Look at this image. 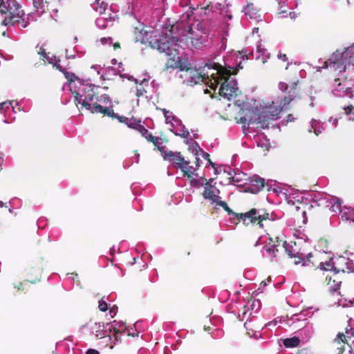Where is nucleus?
<instances>
[{
    "label": "nucleus",
    "instance_id": "obj_2",
    "mask_svg": "<svg viewBox=\"0 0 354 354\" xmlns=\"http://www.w3.org/2000/svg\"><path fill=\"white\" fill-rule=\"evenodd\" d=\"M0 13L4 16L1 21V24L4 26H17L22 29L28 26V21L34 20L32 13L28 14V20H25L24 13L20 10V5L16 0H0Z\"/></svg>",
    "mask_w": 354,
    "mask_h": 354
},
{
    "label": "nucleus",
    "instance_id": "obj_19",
    "mask_svg": "<svg viewBox=\"0 0 354 354\" xmlns=\"http://www.w3.org/2000/svg\"><path fill=\"white\" fill-rule=\"evenodd\" d=\"M302 341L308 342L313 336V328L311 324H306L297 331Z\"/></svg>",
    "mask_w": 354,
    "mask_h": 354
},
{
    "label": "nucleus",
    "instance_id": "obj_50",
    "mask_svg": "<svg viewBox=\"0 0 354 354\" xmlns=\"http://www.w3.org/2000/svg\"><path fill=\"white\" fill-rule=\"evenodd\" d=\"M250 116H254L252 112V109L251 110H248V113H246L244 116L241 117L239 122L243 124H245L248 122V118Z\"/></svg>",
    "mask_w": 354,
    "mask_h": 354
},
{
    "label": "nucleus",
    "instance_id": "obj_33",
    "mask_svg": "<svg viewBox=\"0 0 354 354\" xmlns=\"http://www.w3.org/2000/svg\"><path fill=\"white\" fill-rule=\"evenodd\" d=\"M86 110L90 111L93 113H103L104 107H103L102 105L94 103L91 104L90 102V107L88 106H84V107Z\"/></svg>",
    "mask_w": 354,
    "mask_h": 354
},
{
    "label": "nucleus",
    "instance_id": "obj_60",
    "mask_svg": "<svg viewBox=\"0 0 354 354\" xmlns=\"http://www.w3.org/2000/svg\"><path fill=\"white\" fill-rule=\"evenodd\" d=\"M47 225V219L44 217H41L37 221V226L40 229H43Z\"/></svg>",
    "mask_w": 354,
    "mask_h": 354
},
{
    "label": "nucleus",
    "instance_id": "obj_29",
    "mask_svg": "<svg viewBox=\"0 0 354 354\" xmlns=\"http://www.w3.org/2000/svg\"><path fill=\"white\" fill-rule=\"evenodd\" d=\"M311 129H313L315 134L318 136L319 133L322 132L324 128L321 125L320 122L319 120L312 119L310 121V129H309L310 132H311Z\"/></svg>",
    "mask_w": 354,
    "mask_h": 354
},
{
    "label": "nucleus",
    "instance_id": "obj_47",
    "mask_svg": "<svg viewBox=\"0 0 354 354\" xmlns=\"http://www.w3.org/2000/svg\"><path fill=\"white\" fill-rule=\"evenodd\" d=\"M343 109L344 110L346 115H351L349 120H354V106L348 105L344 106Z\"/></svg>",
    "mask_w": 354,
    "mask_h": 354
},
{
    "label": "nucleus",
    "instance_id": "obj_51",
    "mask_svg": "<svg viewBox=\"0 0 354 354\" xmlns=\"http://www.w3.org/2000/svg\"><path fill=\"white\" fill-rule=\"evenodd\" d=\"M344 261H346L345 264L346 266V269L348 270V272H353L354 273V262L353 260L349 259H346L345 258H342Z\"/></svg>",
    "mask_w": 354,
    "mask_h": 354
},
{
    "label": "nucleus",
    "instance_id": "obj_18",
    "mask_svg": "<svg viewBox=\"0 0 354 354\" xmlns=\"http://www.w3.org/2000/svg\"><path fill=\"white\" fill-rule=\"evenodd\" d=\"M329 201H332V203H328L326 206L329 207L333 212H338L342 216V212L344 211V206L342 205V199L337 197H331Z\"/></svg>",
    "mask_w": 354,
    "mask_h": 354
},
{
    "label": "nucleus",
    "instance_id": "obj_3",
    "mask_svg": "<svg viewBox=\"0 0 354 354\" xmlns=\"http://www.w3.org/2000/svg\"><path fill=\"white\" fill-rule=\"evenodd\" d=\"M350 66L354 68V43L342 52L337 50L325 62L322 68H330L334 71H338L339 74H341Z\"/></svg>",
    "mask_w": 354,
    "mask_h": 354
},
{
    "label": "nucleus",
    "instance_id": "obj_11",
    "mask_svg": "<svg viewBox=\"0 0 354 354\" xmlns=\"http://www.w3.org/2000/svg\"><path fill=\"white\" fill-rule=\"evenodd\" d=\"M237 90V80L233 79L230 82H223L220 86L218 93L220 95L230 100L232 93H235Z\"/></svg>",
    "mask_w": 354,
    "mask_h": 354
},
{
    "label": "nucleus",
    "instance_id": "obj_27",
    "mask_svg": "<svg viewBox=\"0 0 354 354\" xmlns=\"http://www.w3.org/2000/svg\"><path fill=\"white\" fill-rule=\"evenodd\" d=\"M312 193H314V190H303L301 192L302 196H301V203H304L306 205L308 204L310 202H314V198L312 197L313 194Z\"/></svg>",
    "mask_w": 354,
    "mask_h": 354
},
{
    "label": "nucleus",
    "instance_id": "obj_23",
    "mask_svg": "<svg viewBox=\"0 0 354 354\" xmlns=\"http://www.w3.org/2000/svg\"><path fill=\"white\" fill-rule=\"evenodd\" d=\"M300 339L299 337L294 336L292 337L286 338L283 340V344L286 348H294L299 346Z\"/></svg>",
    "mask_w": 354,
    "mask_h": 354
},
{
    "label": "nucleus",
    "instance_id": "obj_48",
    "mask_svg": "<svg viewBox=\"0 0 354 354\" xmlns=\"http://www.w3.org/2000/svg\"><path fill=\"white\" fill-rule=\"evenodd\" d=\"M257 53H260L263 57H265L266 58H269V54L267 53V50L263 48L261 45V43L260 41H258L257 44Z\"/></svg>",
    "mask_w": 354,
    "mask_h": 354
},
{
    "label": "nucleus",
    "instance_id": "obj_35",
    "mask_svg": "<svg viewBox=\"0 0 354 354\" xmlns=\"http://www.w3.org/2000/svg\"><path fill=\"white\" fill-rule=\"evenodd\" d=\"M225 66L229 68L228 72L232 73L233 75H236L239 69L242 68L241 62H240L239 64H236V66L231 65L227 61L224 59Z\"/></svg>",
    "mask_w": 354,
    "mask_h": 354
},
{
    "label": "nucleus",
    "instance_id": "obj_53",
    "mask_svg": "<svg viewBox=\"0 0 354 354\" xmlns=\"http://www.w3.org/2000/svg\"><path fill=\"white\" fill-rule=\"evenodd\" d=\"M189 168V167H187V169H185L184 171H186V173H183V175L185 176H187L189 178H192L193 176H196V177H198V174L196 173V169H194L193 171L192 170H188V169Z\"/></svg>",
    "mask_w": 354,
    "mask_h": 354
},
{
    "label": "nucleus",
    "instance_id": "obj_22",
    "mask_svg": "<svg viewBox=\"0 0 354 354\" xmlns=\"http://www.w3.org/2000/svg\"><path fill=\"white\" fill-rule=\"evenodd\" d=\"M242 11L244 12L245 15L249 16L251 19H256L257 17V9L252 3H249L246 6L243 7Z\"/></svg>",
    "mask_w": 354,
    "mask_h": 354
},
{
    "label": "nucleus",
    "instance_id": "obj_24",
    "mask_svg": "<svg viewBox=\"0 0 354 354\" xmlns=\"http://www.w3.org/2000/svg\"><path fill=\"white\" fill-rule=\"evenodd\" d=\"M342 219L354 223V207L344 206V211L342 214Z\"/></svg>",
    "mask_w": 354,
    "mask_h": 354
},
{
    "label": "nucleus",
    "instance_id": "obj_63",
    "mask_svg": "<svg viewBox=\"0 0 354 354\" xmlns=\"http://www.w3.org/2000/svg\"><path fill=\"white\" fill-rule=\"evenodd\" d=\"M109 10L111 12L109 14L118 15V12H119V7L118 5L112 3L110 5Z\"/></svg>",
    "mask_w": 354,
    "mask_h": 354
},
{
    "label": "nucleus",
    "instance_id": "obj_37",
    "mask_svg": "<svg viewBox=\"0 0 354 354\" xmlns=\"http://www.w3.org/2000/svg\"><path fill=\"white\" fill-rule=\"evenodd\" d=\"M188 150L192 152L195 156H198V153L201 151V148L200 147L198 143L196 141H194L190 143L189 146Z\"/></svg>",
    "mask_w": 354,
    "mask_h": 354
},
{
    "label": "nucleus",
    "instance_id": "obj_41",
    "mask_svg": "<svg viewBox=\"0 0 354 354\" xmlns=\"http://www.w3.org/2000/svg\"><path fill=\"white\" fill-rule=\"evenodd\" d=\"M216 194L214 193L213 191H212L209 188L205 187V190L203 194V198L205 199H209L212 202L214 201V198Z\"/></svg>",
    "mask_w": 354,
    "mask_h": 354
},
{
    "label": "nucleus",
    "instance_id": "obj_5",
    "mask_svg": "<svg viewBox=\"0 0 354 354\" xmlns=\"http://www.w3.org/2000/svg\"><path fill=\"white\" fill-rule=\"evenodd\" d=\"M252 112L254 116H250L248 118V122L243 124L242 127V131L245 135L248 133L250 125L259 124H261V129H268L270 120H276L279 118V114L280 111L278 112L277 109L274 111H263L260 112L258 106H257L252 109Z\"/></svg>",
    "mask_w": 354,
    "mask_h": 354
},
{
    "label": "nucleus",
    "instance_id": "obj_46",
    "mask_svg": "<svg viewBox=\"0 0 354 354\" xmlns=\"http://www.w3.org/2000/svg\"><path fill=\"white\" fill-rule=\"evenodd\" d=\"M103 297L98 302V308L102 312H106L109 309V304Z\"/></svg>",
    "mask_w": 354,
    "mask_h": 354
},
{
    "label": "nucleus",
    "instance_id": "obj_12",
    "mask_svg": "<svg viewBox=\"0 0 354 354\" xmlns=\"http://www.w3.org/2000/svg\"><path fill=\"white\" fill-rule=\"evenodd\" d=\"M91 330L92 334H93L96 337L102 338L107 336L109 337V339H112L111 335L108 333L106 324H104V323L101 324L100 322H95L91 327Z\"/></svg>",
    "mask_w": 354,
    "mask_h": 354
},
{
    "label": "nucleus",
    "instance_id": "obj_54",
    "mask_svg": "<svg viewBox=\"0 0 354 354\" xmlns=\"http://www.w3.org/2000/svg\"><path fill=\"white\" fill-rule=\"evenodd\" d=\"M162 139L159 137H157V142L153 143L154 146H156L158 149V150L162 154V151H168V149H167L166 146L162 145V142H160L159 140H161Z\"/></svg>",
    "mask_w": 354,
    "mask_h": 354
},
{
    "label": "nucleus",
    "instance_id": "obj_4",
    "mask_svg": "<svg viewBox=\"0 0 354 354\" xmlns=\"http://www.w3.org/2000/svg\"><path fill=\"white\" fill-rule=\"evenodd\" d=\"M99 86L88 83V80L78 79V84H75L73 89L70 91L74 94L75 102L81 105V109L84 106L90 107V102H93L96 95L94 88Z\"/></svg>",
    "mask_w": 354,
    "mask_h": 354
},
{
    "label": "nucleus",
    "instance_id": "obj_58",
    "mask_svg": "<svg viewBox=\"0 0 354 354\" xmlns=\"http://www.w3.org/2000/svg\"><path fill=\"white\" fill-rule=\"evenodd\" d=\"M272 180H268L266 183V187H267V190L268 192H272L274 193L277 191V185L275 184L272 185Z\"/></svg>",
    "mask_w": 354,
    "mask_h": 354
},
{
    "label": "nucleus",
    "instance_id": "obj_26",
    "mask_svg": "<svg viewBox=\"0 0 354 354\" xmlns=\"http://www.w3.org/2000/svg\"><path fill=\"white\" fill-rule=\"evenodd\" d=\"M227 214L233 216L234 218H236L238 221H242L245 225H248V219L245 218L244 214L245 213H236L231 208L228 207L226 210Z\"/></svg>",
    "mask_w": 354,
    "mask_h": 354
},
{
    "label": "nucleus",
    "instance_id": "obj_49",
    "mask_svg": "<svg viewBox=\"0 0 354 354\" xmlns=\"http://www.w3.org/2000/svg\"><path fill=\"white\" fill-rule=\"evenodd\" d=\"M79 277L77 273H68L67 274V279L72 283L77 282V286L81 288L80 283L78 280Z\"/></svg>",
    "mask_w": 354,
    "mask_h": 354
},
{
    "label": "nucleus",
    "instance_id": "obj_56",
    "mask_svg": "<svg viewBox=\"0 0 354 354\" xmlns=\"http://www.w3.org/2000/svg\"><path fill=\"white\" fill-rule=\"evenodd\" d=\"M261 302L259 299L252 301L250 305L251 310L254 311L255 313H258L260 309Z\"/></svg>",
    "mask_w": 354,
    "mask_h": 354
},
{
    "label": "nucleus",
    "instance_id": "obj_7",
    "mask_svg": "<svg viewBox=\"0 0 354 354\" xmlns=\"http://www.w3.org/2000/svg\"><path fill=\"white\" fill-rule=\"evenodd\" d=\"M162 156L165 160L171 162L174 167L180 169L182 172L186 173L185 169L189 167V161L186 160L183 156H181L180 152L172 151H162Z\"/></svg>",
    "mask_w": 354,
    "mask_h": 354
},
{
    "label": "nucleus",
    "instance_id": "obj_21",
    "mask_svg": "<svg viewBox=\"0 0 354 354\" xmlns=\"http://www.w3.org/2000/svg\"><path fill=\"white\" fill-rule=\"evenodd\" d=\"M63 74L68 80L66 84L68 86L69 90L72 91L73 89L75 84L77 83V84L78 79L80 78L78 77L74 73L69 72L68 71H64Z\"/></svg>",
    "mask_w": 354,
    "mask_h": 354
},
{
    "label": "nucleus",
    "instance_id": "obj_28",
    "mask_svg": "<svg viewBox=\"0 0 354 354\" xmlns=\"http://www.w3.org/2000/svg\"><path fill=\"white\" fill-rule=\"evenodd\" d=\"M312 257V254L309 253L306 257L301 253L297 260H295L294 262L295 265H299L301 263L302 266H308L310 264V258Z\"/></svg>",
    "mask_w": 354,
    "mask_h": 354
},
{
    "label": "nucleus",
    "instance_id": "obj_31",
    "mask_svg": "<svg viewBox=\"0 0 354 354\" xmlns=\"http://www.w3.org/2000/svg\"><path fill=\"white\" fill-rule=\"evenodd\" d=\"M192 44L196 48H201L202 46H207L208 45L207 36H201L199 38H194L192 40Z\"/></svg>",
    "mask_w": 354,
    "mask_h": 354
},
{
    "label": "nucleus",
    "instance_id": "obj_38",
    "mask_svg": "<svg viewBox=\"0 0 354 354\" xmlns=\"http://www.w3.org/2000/svg\"><path fill=\"white\" fill-rule=\"evenodd\" d=\"M96 26L101 30L108 28L107 21L105 20V17H100L95 19Z\"/></svg>",
    "mask_w": 354,
    "mask_h": 354
},
{
    "label": "nucleus",
    "instance_id": "obj_45",
    "mask_svg": "<svg viewBox=\"0 0 354 354\" xmlns=\"http://www.w3.org/2000/svg\"><path fill=\"white\" fill-rule=\"evenodd\" d=\"M238 175H246V174L241 171V172L237 173L236 174H234V175L231 176L229 178L228 184H232L234 183L241 182L243 179V178H238Z\"/></svg>",
    "mask_w": 354,
    "mask_h": 354
},
{
    "label": "nucleus",
    "instance_id": "obj_17",
    "mask_svg": "<svg viewBox=\"0 0 354 354\" xmlns=\"http://www.w3.org/2000/svg\"><path fill=\"white\" fill-rule=\"evenodd\" d=\"M312 197L314 198L313 203H316L318 206L323 204H326L327 205L328 203H332V201H329L332 196L325 192L314 190V193H312Z\"/></svg>",
    "mask_w": 354,
    "mask_h": 354
},
{
    "label": "nucleus",
    "instance_id": "obj_14",
    "mask_svg": "<svg viewBox=\"0 0 354 354\" xmlns=\"http://www.w3.org/2000/svg\"><path fill=\"white\" fill-rule=\"evenodd\" d=\"M283 195L289 204H294V201L301 203V196H302L301 192H299L297 189H295L290 186H289L287 189H285Z\"/></svg>",
    "mask_w": 354,
    "mask_h": 354
},
{
    "label": "nucleus",
    "instance_id": "obj_1",
    "mask_svg": "<svg viewBox=\"0 0 354 354\" xmlns=\"http://www.w3.org/2000/svg\"><path fill=\"white\" fill-rule=\"evenodd\" d=\"M179 42L180 40L171 34L156 32L153 37H151L149 44L152 48L157 49L160 53H165L169 59L176 62L180 71L185 69L188 71L185 64L181 63Z\"/></svg>",
    "mask_w": 354,
    "mask_h": 354
},
{
    "label": "nucleus",
    "instance_id": "obj_6",
    "mask_svg": "<svg viewBox=\"0 0 354 354\" xmlns=\"http://www.w3.org/2000/svg\"><path fill=\"white\" fill-rule=\"evenodd\" d=\"M244 217L248 219V225L257 222V225L260 228L263 227V222L264 221H275L277 219V216L274 212L270 214L266 212L263 209H257L256 208H252L245 212Z\"/></svg>",
    "mask_w": 354,
    "mask_h": 354
},
{
    "label": "nucleus",
    "instance_id": "obj_52",
    "mask_svg": "<svg viewBox=\"0 0 354 354\" xmlns=\"http://www.w3.org/2000/svg\"><path fill=\"white\" fill-rule=\"evenodd\" d=\"M223 171L229 176H232L234 174H236L237 173L241 172L240 170L232 169L230 166H225L223 168Z\"/></svg>",
    "mask_w": 354,
    "mask_h": 354
},
{
    "label": "nucleus",
    "instance_id": "obj_61",
    "mask_svg": "<svg viewBox=\"0 0 354 354\" xmlns=\"http://www.w3.org/2000/svg\"><path fill=\"white\" fill-rule=\"evenodd\" d=\"M148 142L155 143L157 142V137L153 136L151 133L148 132L144 137Z\"/></svg>",
    "mask_w": 354,
    "mask_h": 354
},
{
    "label": "nucleus",
    "instance_id": "obj_59",
    "mask_svg": "<svg viewBox=\"0 0 354 354\" xmlns=\"http://www.w3.org/2000/svg\"><path fill=\"white\" fill-rule=\"evenodd\" d=\"M218 45V48H219L220 52L225 50L227 47L226 37H223L221 41L219 42V44Z\"/></svg>",
    "mask_w": 354,
    "mask_h": 354
},
{
    "label": "nucleus",
    "instance_id": "obj_16",
    "mask_svg": "<svg viewBox=\"0 0 354 354\" xmlns=\"http://www.w3.org/2000/svg\"><path fill=\"white\" fill-rule=\"evenodd\" d=\"M319 268L322 270L335 272V275H336L337 274H345V270L344 269H339L335 266L333 258H330L328 261H326L325 262H321L319 263Z\"/></svg>",
    "mask_w": 354,
    "mask_h": 354
},
{
    "label": "nucleus",
    "instance_id": "obj_10",
    "mask_svg": "<svg viewBox=\"0 0 354 354\" xmlns=\"http://www.w3.org/2000/svg\"><path fill=\"white\" fill-rule=\"evenodd\" d=\"M106 326L109 335H111V337H114L115 341H118L120 335L127 330V327L122 321L113 320L106 323Z\"/></svg>",
    "mask_w": 354,
    "mask_h": 354
},
{
    "label": "nucleus",
    "instance_id": "obj_32",
    "mask_svg": "<svg viewBox=\"0 0 354 354\" xmlns=\"http://www.w3.org/2000/svg\"><path fill=\"white\" fill-rule=\"evenodd\" d=\"M113 75H117V71L113 66L106 67L101 75V77L104 80H109Z\"/></svg>",
    "mask_w": 354,
    "mask_h": 354
},
{
    "label": "nucleus",
    "instance_id": "obj_62",
    "mask_svg": "<svg viewBox=\"0 0 354 354\" xmlns=\"http://www.w3.org/2000/svg\"><path fill=\"white\" fill-rule=\"evenodd\" d=\"M229 6H230V4H227L226 5V8H223V10H221V12L223 13L225 12V15H226V17L228 19H232L233 16H232V14L231 13V12L229 10Z\"/></svg>",
    "mask_w": 354,
    "mask_h": 354
},
{
    "label": "nucleus",
    "instance_id": "obj_13",
    "mask_svg": "<svg viewBox=\"0 0 354 354\" xmlns=\"http://www.w3.org/2000/svg\"><path fill=\"white\" fill-rule=\"evenodd\" d=\"M299 83V81L294 82L291 84L290 86V91L288 92L289 95L288 97H284L283 100L281 102V109L280 111L282 110H286L288 108V105L294 100L297 97V86Z\"/></svg>",
    "mask_w": 354,
    "mask_h": 354
},
{
    "label": "nucleus",
    "instance_id": "obj_42",
    "mask_svg": "<svg viewBox=\"0 0 354 354\" xmlns=\"http://www.w3.org/2000/svg\"><path fill=\"white\" fill-rule=\"evenodd\" d=\"M141 124V120L140 119H136L133 117L131 118L129 123L127 124V127L136 129L138 127V125Z\"/></svg>",
    "mask_w": 354,
    "mask_h": 354
},
{
    "label": "nucleus",
    "instance_id": "obj_55",
    "mask_svg": "<svg viewBox=\"0 0 354 354\" xmlns=\"http://www.w3.org/2000/svg\"><path fill=\"white\" fill-rule=\"evenodd\" d=\"M190 185L194 188H199L200 187L204 185V183L201 182V180L192 178L190 179Z\"/></svg>",
    "mask_w": 354,
    "mask_h": 354
},
{
    "label": "nucleus",
    "instance_id": "obj_64",
    "mask_svg": "<svg viewBox=\"0 0 354 354\" xmlns=\"http://www.w3.org/2000/svg\"><path fill=\"white\" fill-rule=\"evenodd\" d=\"M136 130L142 135V137H145L146 134L149 132V131L142 125H138V127Z\"/></svg>",
    "mask_w": 354,
    "mask_h": 354
},
{
    "label": "nucleus",
    "instance_id": "obj_34",
    "mask_svg": "<svg viewBox=\"0 0 354 354\" xmlns=\"http://www.w3.org/2000/svg\"><path fill=\"white\" fill-rule=\"evenodd\" d=\"M33 6L38 13V16L41 17V15L44 12V0H32Z\"/></svg>",
    "mask_w": 354,
    "mask_h": 354
},
{
    "label": "nucleus",
    "instance_id": "obj_39",
    "mask_svg": "<svg viewBox=\"0 0 354 354\" xmlns=\"http://www.w3.org/2000/svg\"><path fill=\"white\" fill-rule=\"evenodd\" d=\"M14 101H6L0 103V112L2 113L3 111H6L10 109V106H12V111L15 113V107L12 106Z\"/></svg>",
    "mask_w": 354,
    "mask_h": 354
},
{
    "label": "nucleus",
    "instance_id": "obj_9",
    "mask_svg": "<svg viewBox=\"0 0 354 354\" xmlns=\"http://www.w3.org/2000/svg\"><path fill=\"white\" fill-rule=\"evenodd\" d=\"M248 180V183H245V192L257 194L266 187L265 179L259 175L254 174L249 177Z\"/></svg>",
    "mask_w": 354,
    "mask_h": 354
},
{
    "label": "nucleus",
    "instance_id": "obj_57",
    "mask_svg": "<svg viewBox=\"0 0 354 354\" xmlns=\"http://www.w3.org/2000/svg\"><path fill=\"white\" fill-rule=\"evenodd\" d=\"M279 13L282 15L281 17H286L288 16V12L287 10L285 9L286 6L281 3V1L279 2Z\"/></svg>",
    "mask_w": 354,
    "mask_h": 354
},
{
    "label": "nucleus",
    "instance_id": "obj_20",
    "mask_svg": "<svg viewBox=\"0 0 354 354\" xmlns=\"http://www.w3.org/2000/svg\"><path fill=\"white\" fill-rule=\"evenodd\" d=\"M326 280L328 281V284L331 281H333L334 286L330 287V292L331 293H334L339 290L341 284H342V278L339 276V274H337L335 275V272H333V276H326Z\"/></svg>",
    "mask_w": 354,
    "mask_h": 354
},
{
    "label": "nucleus",
    "instance_id": "obj_43",
    "mask_svg": "<svg viewBox=\"0 0 354 354\" xmlns=\"http://www.w3.org/2000/svg\"><path fill=\"white\" fill-rule=\"evenodd\" d=\"M105 20L107 21L108 27H110L113 25L115 20H119V17L118 15L109 14L107 17H105Z\"/></svg>",
    "mask_w": 354,
    "mask_h": 354
},
{
    "label": "nucleus",
    "instance_id": "obj_8",
    "mask_svg": "<svg viewBox=\"0 0 354 354\" xmlns=\"http://www.w3.org/2000/svg\"><path fill=\"white\" fill-rule=\"evenodd\" d=\"M221 66L218 64V63H216L214 62L208 61L205 63L204 67L203 68V71L198 72V71H194V74L189 75V78L187 80V82L190 84H198L200 82H203L204 79V76L208 75V70H215L218 71V68L221 67Z\"/></svg>",
    "mask_w": 354,
    "mask_h": 354
},
{
    "label": "nucleus",
    "instance_id": "obj_40",
    "mask_svg": "<svg viewBox=\"0 0 354 354\" xmlns=\"http://www.w3.org/2000/svg\"><path fill=\"white\" fill-rule=\"evenodd\" d=\"M97 102H100L104 104H111V99L107 94H102L100 96H95Z\"/></svg>",
    "mask_w": 354,
    "mask_h": 354
},
{
    "label": "nucleus",
    "instance_id": "obj_36",
    "mask_svg": "<svg viewBox=\"0 0 354 354\" xmlns=\"http://www.w3.org/2000/svg\"><path fill=\"white\" fill-rule=\"evenodd\" d=\"M38 54L45 58L49 64H54V62L57 59L56 56L49 57L48 53L46 52V50L41 46Z\"/></svg>",
    "mask_w": 354,
    "mask_h": 354
},
{
    "label": "nucleus",
    "instance_id": "obj_25",
    "mask_svg": "<svg viewBox=\"0 0 354 354\" xmlns=\"http://www.w3.org/2000/svg\"><path fill=\"white\" fill-rule=\"evenodd\" d=\"M283 248L285 249L286 252L290 258H297L299 257L301 252L299 251H295L294 250L293 246L288 243L287 241L283 243Z\"/></svg>",
    "mask_w": 354,
    "mask_h": 354
},
{
    "label": "nucleus",
    "instance_id": "obj_15",
    "mask_svg": "<svg viewBox=\"0 0 354 354\" xmlns=\"http://www.w3.org/2000/svg\"><path fill=\"white\" fill-rule=\"evenodd\" d=\"M333 95L337 97H348L353 99L354 97V87L344 88L342 86L341 83H338L337 87L333 89Z\"/></svg>",
    "mask_w": 354,
    "mask_h": 354
},
{
    "label": "nucleus",
    "instance_id": "obj_44",
    "mask_svg": "<svg viewBox=\"0 0 354 354\" xmlns=\"http://www.w3.org/2000/svg\"><path fill=\"white\" fill-rule=\"evenodd\" d=\"M103 114L112 118H116L118 117V113H114L113 106L111 105L107 107H104Z\"/></svg>",
    "mask_w": 354,
    "mask_h": 354
},
{
    "label": "nucleus",
    "instance_id": "obj_30",
    "mask_svg": "<svg viewBox=\"0 0 354 354\" xmlns=\"http://www.w3.org/2000/svg\"><path fill=\"white\" fill-rule=\"evenodd\" d=\"M170 131L173 132L176 136L183 138H187L189 136V132L184 124L180 127V132H178V130L174 129V127H171Z\"/></svg>",
    "mask_w": 354,
    "mask_h": 354
}]
</instances>
